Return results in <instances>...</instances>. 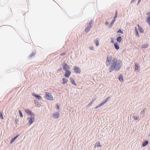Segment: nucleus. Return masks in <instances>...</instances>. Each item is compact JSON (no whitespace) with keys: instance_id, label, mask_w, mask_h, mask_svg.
I'll use <instances>...</instances> for the list:
<instances>
[{"instance_id":"nucleus-1","label":"nucleus","mask_w":150,"mask_h":150,"mask_svg":"<svg viewBox=\"0 0 150 150\" xmlns=\"http://www.w3.org/2000/svg\"><path fill=\"white\" fill-rule=\"evenodd\" d=\"M122 65V61L120 60H117L116 58H114L112 59L111 64L108 71L111 72L114 70L117 71L121 69Z\"/></svg>"},{"instance_id":"nucleus-2","label":"nucleus","mask_w":150,"mask_h":150,"mask_svg":"<svg viewBox=\"0 0 150 150\" xmlns=\"http://www.w3.org/2000/svg\"><path fill=\"white\" fill-rule=\"evenodd\" d=\"M45 98L48 100H53V97L52 95L48 92H46Z\"/></svg>"},{"instance_id":"nucleus-3","label":"nucleus","mask_w":150,"mask_h":150,"mask_svg":"<svg viewBox=\"0 0 150 150\" xmlns=\"http://www.w3.org/2000/svg\"><path fill=\"white\" fill-rule=\"evenodd\" d=\"M112 59V56L109 55L107 57V60L106 61V65L107 67H108L109 64H110V63H111V60Z\"/></svg>"},{"instance_id":"nucleus-4","label":"nucleus","mask_w":150,"mask_h":150,"mask_svg":"<svg viewBox=\"0 0 150 150\" xmlns=\"http://www.w3.org/2000/svg\"><path fill=\"white\" fill-rule=\"evenodd\" d=\"M35 116L28 117L27 120H28V124L29 125H31L35 121Z\"/></svg>"},{"instance_id":"nucleus-5","label":"nucleus","mask_w":150,"mask_h":150,"mask_svg":"<svg viewBox=\"0 0 150 150\" xmlns=\"http://www.w3.org/2000/svg\"><path fill=\"white\" fill-rule=\"evenodd\" d=\"M62 67L64 71L69 70L70 69V67L65 62H64L62 64Z\"/></svg>"},{"instance_id":"nucleus-6","label":"nucleus","mask_w":150,"mask_h":150,"mask_svg":"<svg viewBox=\"0 0 150 150\" xmlns=\"http://www.w3.org/2000/svg\"><path fill=\"white\" fill-rule=\"evenodd\" d=\"M25 112L28 114L29 115L31 116V117L35 116V115L31 111H30L28 109H25Z\"/></svg>"},{"instance_id":"nucleus-7","label":"nucleus","mask_w":150,"mask_h":150,"mask_svg":"<svg viewBox=\"0 0 150 150\" xmlns=\"http://www.w3.org/2000/svg\"><path fill=\"white\" fill-rule=\"evenodd\" d=\"M59 112V111H58V112H55L53 113L52 115L53 117L55 119L59 118L60 115Z\"/></svg>"},{"instance_id":"nucleus-8","label":"nucleus","mask_w":150,"mask_h":150,"mask_svg":"<svg viewBox=\"0 0 150 150\" xmlns=\"http://www.w3.org/2000/svg\"><path fill=\"white\" fill-rule=\"evenodd\" d=\"M74 72L76 74H79L81 73V71L80 70V69L78 67L76 66L74 67Z\"/></svg>"},{"instance_id":"nucleus-9","label":"nucleus","mask_w":150,"mask_h":150,"mask_svg":"<svg viewBox=\"0 0 150 150\" xmlns=\"http://www.w3.org/2000/svg\"><path fill=\"white\" fill-rule=\"evenodd\" d=\"M64 76L68 78L71 74V72L70 70L66 71Z\"/></svg>"},{"instance_id":"nucleus-10","label":"nucleus","mask_w":150,"mask_h":150,"mask_svg":"<svg viewBox=\"0 0 150 150\" xmlns=\"http://www.w3.org/2000/svg\"><path fill=\"white\" fill-rule=\"evenodd\" d=\"M32 95L34 97H35L36 99L40 100L42 98V97L40 95L35 94L34 93H32Z\"/></svg>"},{"instance_id":"nucleus-11","label":"nucleus","mask_w":150,"mask_h":150,"mask_svg":"<svg viewBox=\"0 0 150 150\" xmlns=\"http://www.w3.org/2000/svg\"><path fill=\"white\" fill-rule=\"evenodd\" d=\"M149 143L148 141L146 140L145 141L143 142L142 144V146L143 147H145Z\"/></svg>"},{"instance_id":"nucleus-12","label":"nucleus","mask_w":150,"mask_h":150,"mask_svg":"<svg viewBox=\"0 0 150 150\" xmlns=\"http://www.w3.org/2000/svg\"><path fill=\"white\" fill-rule=\"evenodd\" d=\"M137 26L139 32L142 33H143L144 32V31L140 26L138 24L137 25Z\"/></svg>"},{"instance_id":"nucleus-13","label":"nucleus","mask_w":150,"mask_h":150,"mask_svg":"<svg viewBox=\"0 0 150 150\" xmlns=\"http://www.w3.org/2000/svg\"><path fill=\"white\" fill-rule=\"evenodd\" d=\"M93 24V21L91 20L87 24V26L91 28H92V25Z\"/></svg>"},{"instance_id":"nucleus-14","label":"nucleus","mask_w":150,"mask_h":150,"mask_svg":"<svg viewBox=\"0 0 150 150\" xmlns=\"http://www.w3.org/2000/svg\"><path fill=\"white\" fill-rule=\"evenodd\" d=\"M111 99V98L108 97L105 99L104 100L102 101V102L104 104L106 103L108 101H109Z\"/></svg>"},{"instance_id":"nucleus-15","label":"nucleus","mask_w":150,"mask_h":150,"mask_svg":"<svg viewBox=\"0 0 150 150\" xmlns=\"http://www.w3.org/2000/svg\"><path fill=\"white\" fill-rule=\"evenodd\" d=\"M34 101L35 104L37 107H40L41 106V105L39 103L37 100H35Z\"/></svg>"},{"instance_id":"nucleus-16","label":"nucleus","mask_w":150,"mask_h":150,"mask_svg":"<svg viewBox=\"0 0 150 150\" xmlns=\"http://www.w3.org/2000/svg\"><path fill=\"white\" fill-rule=\"evenodd\" d=\"M118 79L121 82L123 81L124 80L123 78V76L122 74H121L119 76V77Z\"/></svg>"},{"instance_id":"nucleus-17","label":"nucleus","mask_w":150,"mask_h":150,"mask_svg":"<svg viewBox=\"0 0 150 150\" xmlns=\"http://www.w3.org/2000/svg\"><path fill=\"white\" fill-rule=\"evenodd\" d=\"M135 33L136 35L138 37H139V32L137 28L136 27H135Z\"/></svg>"},{"instance_id":"nucleus-18","label":"nucleus","mask_w":150,"mask_h":150,"mask_svg":"<svg viewBox=\"0 0 150 150\" xmlns=\"http://www.w3.org/2000/svg\"><path fill=\"white\" fill-rule=\"evenodd\" d=\"M114 46L116 50H118L120 48L119 46L117 43H115L114 44Z\"/></svg>"},{"instance_id":"nucleus-19","label":"nucleus","mask_w":150,"mask_h":150,"mask_svg":"<svg viewBox=\"0 0 150 150\" xmlns=\"http://www.w3.org/2000/svg\"><path fill=\"white\" fill-rule=\"evenodd\" d=\"M62 81H63L62 84H64L65 83H67L68 80L65 78H63L62 79Z\"/></svg>"},{"instance_id":"nucleus-20","label":"nucleus","mask_w":150,"mask_h":150,"mask_svg":"<svg viewBox=\"0 0 150 150\" xmlns=\"http://www.w3.org/2000/svg\"><path fill=\"white\" fill-rule=\"evenodd\" d=\"M140 66L139 65H138L137 64H135V71H139L140 70Z\"/></svg>"},{"instance_id":"nucleus-21","label":"nucleus","mask_w":150,"mask_h":150,"mask_svg":"<svg viewBox=\"0 0 150 150\" xmlns=\"http://www.w3.org/2000/svg\"><path fill=\"white\" fill-rule=\"evenodd\" d=\"M19 135H18L16 137H13V138L12 140H11L10 143L12 144V143L17 138V137H18Z\"/></svg>"},{"instance_id":"nucleus-22","label":"nucleus","mask_w":150,"mask_h":150,"mask_svg":"<svg viewBox=\"0 0 150 150\" xmlns=\"http://www.w3.org/2000/svg\"><path fill=\"white\" fill-rule=\"evenodd\" d=\"M146 108H144V109L142 110L141 112V115H142L143 116H144L145 115V112L146 110Z\"/></svg>"},{"instance_id":"nucleus-23","label":"nucleus","mask_w":150,"mask_h":150,"mask_svg":"<svg viewBox=\"0 0 150 150\" xmlns=\"http://www.w3.org/2000/svg\"><path fill=\"white\" fill-rule=\"evenodd\" d=\"M149 46L148 44L146 43L144 44L142 46V48H147Z\"/></svg>"},{"instance_id":"nucleus-24","label":"nucleus","mask_w":150,"mask_h":150,"mask_svg":"<svg viewBox=\"0 0 150 150\" xmlns=\"http://www.w3.org/2000/svg\"><path fill=\"white\" fill-rule=\"evenodd\" d=\"M91 28L87 26L85 29V32L86 33L88 32L91 30Z\"/></svg>"},{"instance_id":"nucleus-25","label":"nucleus","mask_w":150,"mask_h":150,"mask_svg":"<svg viewBox=\"0 0 150 150\" xmlns=\"http://www.w3.org/2000/svg\"><path fill=\"white\" fill-rule=\"evenodd\" d=\"M95 145L97 147H100L101 146V145L100 143L99 142H96L95 144Z\"/></svg>"},{"instance_id":"nucleus-26","label":"nucleus","mask_w":150,"mask_h":150,"mask_svg":"<svg viewBox=\"0 0 150 150\" xmlns=\"http://www.w3.org/2000/svg\"><path fill=\"white\" fill-rule=\"evenodd\" d=\"M122 39V38L121 37L119 36L117 38V40L118 42H121Z\"/></svg>"},{"instance_id":"nucleus-27","label":"nucleus","mask_w":150,"mask_h":150,"mask_svg":"<svg viewBox=\"0 0 150 150\" xmlns=\"http://www.w3.org/2000/svg\"><path fill=\"white\" fill-rule=\"evenodd\" d=\"M71 81L74 85V86L76 85V83L74 81V80L73 79L71 78Z\"/></svg>"},{"instance_id":"nucleus-28","label":"nucleus","mask_w":150,"mask_h":150,"mask_svg":"<svg viewBox=\"0 0 150 150\" xmlns=\"http://www.w3.org/2000/svg\"><path fill=\"white\" fill-rule=\"evenodd\" d=\"M104 105V104L102 102L100 104H99L98 106H96L95 107V108L97 109V108H99V107L103 105Z\"/></svg>"},{"instance_id":"nucleus-29","label":"nucleus","mask_w":150,"mask_h":150,"mask_svg":"<svg viewBox=\"0 0 150 150\" xmlns=\"http://www.w3.org/2000/svg\"><path fill=\"white\" fill-rule=\"evenodd\" d=\"M115 20H115V19H113L112 20V21H111V23H110V27H109L110 28V27H112V25H113V23H114V22H115Z\"/></svg>"},{"instance_id":"nucleus-30","label":"nucleus","mask_w":150,"mask_h":150,"mask_svg":"<svg viewBox=\"0 0 150 150\" xmlns=\"http://www.w3.org/2000/svg\"><path fill=\"white\" fill-rule=\"evenodd\" d=\"M146 19L147 23L150 25V17H148Z\"/></svg>"},{"instance_id":"nucleus-31","label":"nucleus","mask_w":150,"mask_h":150,"mask_svg":"<svg viewBox=\"0 0 150 150\" xmlns=\"http://www.w3.org/2000/svg\"><path fill=\"white\" fill-rule=\"evenodd\" d=\"M18 112L20 116L21 117H23V113L20 110H18Z\"/></svg>"},{"instance_id":"nucleus-32","label":"nucleus","mask_w":150,"mask_h":150,"mask_svg":"<svg viewBox=\"0 0 150 150\" xmlns=\"http://www.w3.org/2000/svg\"><path fill=\"white\" fill-rule=\"evenodd\" d=\"M0 117L2 119H4L3 115V112L1 111L0 112Z\"/></svg>"},{"instance_id":"nucleus-33","label":"nucleus","mask_w":150,"mask_h":150,"mask_svg":"<svg viewBox=\"0 0 150 150\" xmlns=\"http://www.w3.org/2000/svg\"><path fill=\"white\" fill-rule=\"evenodd\" d=\"M93 100H92V101H91L90 103H89L88 106L89 107L91 106V105L93 104Z\"/></svg>"},{"instance_id":"nucleus-34","label":"nucleus","mask_w":150,"mask_h":150,"mask_svg":"<svg viewBox=\"0 0 150 150\" xmlns=\"http://www.w3.org/2000/svg\"><path fill=\"white\" fill-rule=\"evenodd\" d=\"M95 43H96V45L97 46H98L99 45V42L98 40H96Z\"/></svg>"},{"instance_id":"nucleus-35","label":"nucleus","mask_w":150,"mask_h":150,"mask_svg":"<svg viewBox=\"0 0 150 150\" xmlns=\"http://www.w3.org/2000/svg\"><path fill=\"white\" fill-rule=\"evenodd\" d=\"M135 120H138V118H139V117H137V116H134L132 117Z\"/></svg>"},{"instance_id":"nucleus-36","label":"nucleus","mask_w":150,"mask_h":150,"mask_svg":"<svg viewBox=\"0 0 150 150\" xmlns=\"http://www.w3.org/2000/svg\"><path fill=\"white\" fill-rule=\"evenodd\" d=\"M19 122V120L18 119H16L15 120L14 122L15 124H16Z\"/></svg>"},{"instance_id":"nucleus-37","label":"nucleus","mask_w":150,"mask_h":150,"mask_svg":"<svg viewBox=\"0 0 150 150\" xmlns=\"http://www.w3.org/2000/svg\"><path fill=\"white\" fill-rule=\"evenodd\" d=\"M35 52H33V53L31 54L30 56V58H32L33 55H35Z\"/></svg>"},{"instance_id":"nucleus-38","label":"nucleus","mask_w":150,"mask_h":150,"mask_svg":"<svg viewBox=\"0 0 150 150\" xmlns=\"http://www.w3.org/2000/svg\"><path fill=\"white\" fill-rule=\"evenodd\" d=\"M117 33H120L121 34L123 33V31L120 29H119V30H118L117 31Z\"/></svg>"},{"instance_id":"nucleus-39","label":"nucleus","mask_w":150,"mask_h":150,"mask_svg":"<svg viewBox=\"0 0 150 150\" xmlns=\"http://www.w3.org/2000/svg\"><path fill=\"white\" fill-rule=\"evenodd\" d=\"M66 54V53L65 52H63V53H62L61 54V55L62 56H64V55H65Z\"/></svg>"},{"instance_id":"nucleus-40","label":"nucleus","mask_w":150,"mask_h":150,"mask_svg":"<svg viewBox=\"0 0 150 150\" xmlns=\"http://www.w3.org/2000/svg\"><path fill=\"white\" fill-rule=\"evenodd\" d=\"M57 108L59 110V108H60L59 105L58 104H57Z\"/></svg>"},{"instance_id":"nucleus-41","label":"nucleus","mask_w":150,"mask_h":150,"mask_svg":"<svg viewBox=\"0 0 150 150\" xmlns=\"http://www.w3.org/2000/svg\"><path fill=\"white\" fill-rule=\"evenodd\" d=\"M117 15H115L114 16V18L113 19H115V20H116V18L117 17Z\"/></svg>"},{"instance_id":"nucleus-42","label":"nucleus","mask_w":150,"mask_h":150,"mask_svg":"<svg viewBox=\"0 0 150 150\" xmlns=\"http://www.w3.org/2000/svg\"><path fill=\"white\" fill-rule=\"evenodd\" d=\"M147 15H148V17H150V13L148 12L147 13Z\"/></svg>"},{"instance_id":"nucleus-43","label":"nucleus","mask_w":150,"mask_h":150,"mask_svg":"<svg viewBox=\"0 0 150 150\" xmlns=\"http://www.w3.org/2000/svg\"><path fill=\"white\" fill-rule=\"evenodd\" d=\"M136 0H132L131 2V4H132L134 3V1H135Z\"/></svg>"},{"instance_id":"nucleus-44","label":"nucleus","mask_w":150,"mask_h":150,"mask_svg":"<svg viewBox=\"0 0 150 150\" xmlns=\"http://www.w3.org/2000/svg\"><path fill=\"white\" fill-rule=\"evenodd\" d=\"M115 15H117V11H115Z\"/></svg>"},{"instance_id":"nucleus-45","label":"nucleus","mask_w":150,"mask_h":150,"mask_svg":"<svg viewBox=\"0 0 150 150\" xmlns=\"http://www.w3.org/2000/svg\"><path fill=\"white\" fill-rule=\"evenodd\" d=\"M140 2L139 1H138L137 4V5H138L139 4Z\"/></svg>"},{"instance_id":"nucleus-46","label":"nucleus","mask_w":150,"mask_h":150,"mask_svg":"<svg viewBox=\"0 0 150 150\" xmlns=\"http://www.w3.org/2000/svg\"><path fill=\"white\" fill-rule=\"evenodd\" d=\"M93 47H91L90 48V49L91 50H93Z\"/></svg>"},{"instance_id":"nucleus-47","label":"nucleus","mask_w":150,"mask_h":150,"mask_svg":"<svg viewBox=\"0 0 150 150\" xmlns=\"http://www.w3.org/2000/svg\"><path fill=\"white\" fill-rule=\"evenodd\" d=\"M111 42H112V43L114 42V40H113V39H112V40Z\"/></svg>"},{"instance_id":"nucleus-48","label":"nucleus","mask_w":150,"mask_h":150,"mask_svg":"<svg viewBox=\"0 0 150 150\" xmlns=\"http://www.w3.org/2000/svg\"><path fill=\"white\" fill-rule=\"evenodd\" d=\"M141 0H139L138 1H139L140 2H141Z\"/></svg>"},{"instance_id":"nucleus-49","label":"nucleus","mask_w":150,"mask_h":150,"mask_svg":"<svg viewBox=\"0 0 150 150\" xmlns=\"http://www.w3.org/2000/svg\"><path fill=\"white\" fill-rule=\"evenodd\" d=\"M135 122L136 123H137V121H136H136H135Z\"/></svg>"}]
</instances>
